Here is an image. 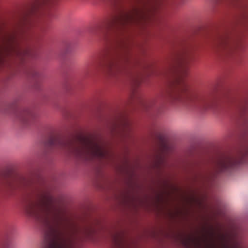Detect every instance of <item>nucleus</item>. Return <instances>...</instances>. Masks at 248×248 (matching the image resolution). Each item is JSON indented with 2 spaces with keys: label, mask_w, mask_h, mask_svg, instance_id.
<instances>
[{
  "label": "nucleus",
  "mask_w": 248,
  "mask_h": 248,
  "mask_svg": "<svg viewBox=\"0 0 248 248\" xmlns=\"http://www.w3.org/2000/svg\"><path fill=\"white\" fill-rule=\"evenodd\" d=\"M25 213L42 223L46 228L45 248H72L71 224L55 199L49 193L37 198L28 197L23 203Z\"/></svg>",
  "instance_id": "f257e3e1"
},
{
  "label": "nucleus",
  "mask_w": 248,
  "mask_h": 248,
  "mask_svg": "<svg viewBox=\"0 0 248 248\" xmlns=\"http://www.w3.org/2000/svg\"><path fill=\"white\" fill-rule=\"evenodd\" d=\"M191 58L190 54L187 51L176 54L175 59L179 65L180 74L175 79L169 99L172 103L177 105L190 108H209L212 107L211 101L202 94L191 90L184 79L187 74L188 64Z\"/></svg>",
  "instance_id": "f03ea898"
},
{
  "label": "nucleus",
  "mask_w": 248,
  "mask_h": 248,
  "mask_svg": "<svg viewBox=\"0 0 248 248\" xmlns=\"http://www.w3.org/2000/svg\"><path fill=\"white\" fill-rule=\"evenodd\" d=\"M46 146L64 148L83 161H90L94 158H105L109 153L100 142L87 138L78 137L76 140L68 139L60 136L50 138Z\"/></svg>",
  "instance_id": "7ed1b4c3"
},
{
  "label": "nucleus",
  "mask_w": 248,
  "mask_h": 248,
  "mask_svg": "<svg viewBox=\"0 0 248 248\" xmlns=\"http://www.w3.org/2000/svg\"><path fill=\"white\" fill-rule=\"evenodd\" d=\"M145 16L144 12L137 8H133L130 11L120 9L109 16L106 26L108 29L126 28L140 24L144 20Z\"/></svg>",
  "instance_id": "20e7f679"
},
{
  "label": "nucleus",
  "mask_w": 248,
  "mask_h": 248,
  "mask_svg": "<svg viewBox=\"0 0 248 248\" xmlns=\"http://www.w3.org/2000/svg\"><path fill=\"white\" fill-rule=\"evenodd\" d=\"M130 58L128 56L115 58L109 51L105 52L100 57V62L96 68L106 70L109 73L126 71L129 68Z\"/></svg>",
  "instance_id": "39448f33"
},
{
  "label": "nucleus",
  "mask_w": 248,
  "mask_h": 248,
  "mask_svg": "<svg viewBox=\"0 0 248 248\" xmlns=\"http://www.w3.org/2000/svg\"><path fill=\"white\" fill-rule=\"evenodd\" d=\"M225 2L235 8L240 18L248 20V0H215Z\"/></svg>",
  "instance_id": "423d86ee"
},
{
  "label": "nucleus",
  "mask_w": 248,
  "mask_h": 248,
  "mask_svg": "<svg viewBox=\"0 0 248 248\" xmlns=\"http://www.w3.org/2000/svg\"><path fill=\"white\" fill-rule=\"evenodd\" d=\"M218 47L226 53H231L238 47V44L228 36H225L219 40Z\"/></svg>",
  "instance_id": "0eeeda50"
},
{
  "label": "nucleus",
  "mask_w": 248,
  "mask_h": 248,
  "mask_svg": "<svg viewBox=\"0 0 248 248\" xmlns=\"http://www.w3.org/2000/svg\"><path fill=\"white\" fill-rule=\"evenodd\" d=\"M35 117L34 113L30 108H22L18 110L17 117L22 123L26 124L32 121Z\"/></svg>",
  "instance_id": "6e6552de"
},
{
  "label": "nucleus",
  "mask_w": 248,
  "mask_h": 248,
  "mask_svg": "<svg viewBox=\"0 0 248 248\" xmlns=\"http://www.w3.org/2000/svg\"><path fill=\"white\" fill-rule=\"evenodd\" d=\"M4 186L7 188L14 189L16 187V182L15 181L10 177H7L5 178L3 182Z\"/></svg>",
  "instance_id": "1a4fd4ad"
},
{
  "label": "nucleus",
  "mask_w": 248,
  "mask_h": 248,
  "mask_svg": "<svg viewBox=\"0 0 248 248\" xmlns=\"http://www.w3.org/2000/svg\"><path fill=\"white\" fill-rule=\"evenodd\" d=\"M52 0H35L33 4V8L36 9L39 7L51 2Z\"/></svg>",
  "instance_id": "9d476101"
},
{
  "label": "nucleus",
  "mask_w": 248,
  "mask_h": 248,
  "mask_svg": "<svg viewBox=\"0 0 248 248\" xmlns=\"http://www.w3.org/2000/svg\"><path fill=\"white\" fill-rule=\"evenodd\" d=\"M95 231L92 228H87L84 232L85 236L87 238H90L94 233Z\"/></svg>",
  "instance_id": "9b49d317"
},
{
  "label": "nucleus",
  "mask_w": 248,
  "mask_h": 248,
  "mask_svg": "<svg viewBox=\"0 0 248 248\" xmlns=\"http://www.w3.org/2000/svg\"><path fill=\"white\" fill-rule=\"evenodd\" d=\"M242 111L246 114H248V103H247L242 107Z\"/></svg>",
  "instance_id": "f8f14e48"
},
{
  "label": "nucleus",
  "mask_w": 248,
  "mask_h": 248,
  "mask_svg": "<svg viewBox=\"0 0 248 248\" xmlns=\"http://www.w3.org/2000/svg\"><path fill=\"white\" fill-rule=\"evenodd\" d=\"M16 51L17 55L19 56H21L27 53L26 51L22 50L20 48H17Z\"/></svg>",
  "instance_id": "ddd939ff"
}]
</instances>
